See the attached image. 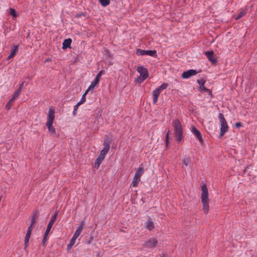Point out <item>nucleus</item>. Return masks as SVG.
Segmentation results:
<instances>
[{
	"label": "nucleus",
	"mask_w": 257,
	"mask_h": 257,
	"mask_svg": "<svg viewBox=\"0 0 257 257\" xmlns=\"http://www.w3.org/2000/svg\"><path fill=\"white\" fill-rule=\"evenodd\" d=\"M201 201L203 204V210L204 212L207 214L209 210V199L208 193L207 186L205 184H203L201 186Z\"/></svg>",
	"instance_id": "nucleus-1"
},
{
	"label": "nucleus",
	"mask_w": 257,
	"mask_h": 257,
	"mask_svg": "<svg viewBox=\"0 0 257 257\" xmlns=\"http://www.w3.org/2000/svg\"><path fill=\"white\" fill-rule=\"evenodd\" d=\"M172 125L174 128V134L178 143L183 138V128L181 122L178 119L173 120Z\"/></svg>",
	"instance_id": "nucleus-2"
},
{
	"label": "nucleus",
	"mask_w": 257,
	"mask_h": 257,
	"mask_svg": "<svg viewBox=\"0 0 257 257\" xmlns=\"http://www.w3.org/2000/svg\"><path fill=\"white\" fill-rule=\"evenodd\" d=\"M57 215H58V212L56 211L55 213V214L52 216V217L51 218V220H50V221L48 224L47 229L46 230V232H45L44 237H43V243H45V242L46 241H47V240L48 239V236L49 235V233L50 231V230H51L54 222L55 221V220L57 218Z\"/></svg>",
	"instance_id": "nucleus-3"
},
{
	"label": "nucleus",
	"mask_w": 257,
	"mask_h": 257,
	"mask_svg": "<svg viewBox=\"0 0 257 257\" xmlns=\"http://www.w3.org/2000/svg\"><path fill=\"white\" fill-rule=\"evenodd\" d=\"M218 118L220 122L221 127L220 131V136H223L226 132L228 131V126L226 121L222 113H220L218 114Z\"/></svg>",
	"instance_id": "nucleus-4"
},
{
	"label": "nucleus",
	"mask_w": 257,
	"mask_h": 257,
	"mask_svg": "<svg viewBox=\"0 0 257 257\" xmlns=\"http://www.w3.org/2000/svg\"><path fill=\"white\" fill-rule=\"evenodd\" d=\"M137 70L140 74V76L136 79V81L142 82L148 77V70L144 67L139 66L137 68Z\"/></svg>",
	"instance_id": "nucleus-5"
},
{
	"label": "nucleus",
	"mask_w": 257,
	"mask_h": 257,
	"mask_svg": "<svg viewBox=\"0 0 257 257\" xmlns=\"http://www.w3.org/2000/svg\"><path fill=\"white\" fill-rule=\"evenodd\" d=\"M168 86L167 83H163L158 88H157L153 92V103L156 104L158 101V97L160 93L164 89H165Z\"/></svg>",
	"instance_id": "nucleus-6"
},
{
	"label": "nucleus",
	"mask_w": 257,
	"mask_h": 257,
	"mask_svg": "<svg viewBox=\"0 0 257 257\" xmlns=\"http://www.w3.org/2000/svg\"><path fill=\"white\" fill-rule=\"evenodd\" d=\"M136 54L138 56L149 55L154 57L157 56V52L155 50H144L140 49H137Z\"/></svg>",
	"instance_id": "nucleus-7"
},
{
	"label": "nucleus",
	"mask_w": 257,
	"mask_h": 257,
	"mask_svg": "<svg viewBox=\"0 0 257 257\" xmlns=\"http://www.w3.org/2000/svg\"><path fill=\"white\" fill-rule=\"evenodd\" d=\"M158 240L155 238H151L148 239L145 243L144 246L150 250H152L157 244Z\"/></svg>",
	"instance_id": "nucleus-8"
},
{
	"label": "nucleus",
	"mask_w": 257,
	"mask_h": 257,
	"mask_svg": "<svg viewBox=\"0 0 257 257\" xmlns=\"http://www.w3.org/2000/svg\"><path fill=\"white\" fill-rule=\"evenodd\" d=\"M104 74V71L103 70H101L100 72H99V73L96 76L95 80L91 82V84L89 85L87 89H88L89 90H93L95 86L98 84L100 81V77Z\"/></svg>",
	"instance_id": "nucleus-9"
},
{
	"label": "nucleus",
	"mask_w": 257,
	"mask_h": 257,
	"mask_svg": "<svg viewBox=\"0 0 257 257\" xmlns=\"http://www.w3.org/2000/svg\"><path fill=\"white\" fill-rule=\"evenodd\" d=\"M197 82L199 85V90L202 92H206L209 95H211L212 91L210 89L206 88L204 86L205 81L203 79H200L197 80Z\"/></svg>",
	"instance_id": "nucleus-10"
},
{
	"label": "nucleus",
	"mask_w": 257,
	"mask_h": 257,
	"mask_svg": "<svg viewBox=\"0 0 257 257\" xmlns=\"http://www.w3.org/2000/svg\"><path fill=\"white\" fill-rule=\"evenodd\" d=\"M55 118V109L51 106L49 109L46 123H53Z\"/></svg>",
	"instance_id": "nucleus-11"
},
{
	"label": "nucleus",
	"mask_w": 257,
	"mask_h": 257,
	"mask_svg": "<svg viewBox=\"0 0 257 257\" xmlns=\"http://www.w3.org/2000/svg\"><path fill=\"white\" fill-rule=\"evenodd\" d=\"M104 148L100 151V153L98 156V157L102 159H104L106 155L107 154L108 152L110 149V146L108 143H106L105 142L103 143Z\"/></svg>",
	"instance_id": "nucleus-12"
},
{
	"label": "nucleus",
	"mask_w": 257,
	"mask_h": 257,
	"mask_svg": "<svg viewBox=\"0 0 257 257\" xmlns=\"http://www.w3.org/2000/svg\"><path fill=\"white\" fill-rule=\"evenodd\" d=\"M197 74L196 70L190 69L186 71H184L182 75V77L184 79H187L192 76H194Z\"/></svg>",
	"instance_id": "nucleus-13"
},
{
	"label": "nucleus",
	"mask_w": 257,
	"mask_h": 257,
	"mask_svg": "<svg viewBox=\"0 0 257 257\" xmlns=\"http://www.w3.org/2000/svg\"><path fill=\"white\" fill-rule=\"evenodd\" d=\"M32 229H33L32 227H28V229L27 230V233H26V236L25 238V248H26L29 245L28 243H29V240L30 238Z\"/></svg>",
	"instance_id": "nucleus-14"
},
{
	"label": "nucleus",
	"mask_w": 257,
	"mask_h": 257,
	"mask_svg": "<svg viewBox=\"0 0 257 257\" xmlns=\"http://www.w3.org/2000/svg\"><path fill=\"white\" fill-rule=\"evenodd\" d=\"M145 227L149 230H153L155 227V224L152 219H148L145 223Z\"/></svg>",
	"instance_id": "nucleus-15"
},
{
	"label": "nucleus",
	"mask_w": 257,
	"mask_h": 257,
	"mask_svg": "<svg viewBox=\"0 0 257 257\" xmlns=\"http://www.w3.org/2000/svg\"><path fill=\"white\" fill-rule=\"evenodd\" d=\"M191 132L198 139L200 143L203 142L201 133L195 126H192Z\"/></svg>",
	"instance_id": "nucleus-16"
},
{
	"label": "nucleus",
	"mask_w": 257,
	"mask_h": 257,
	"mask_svg": "<svg viewBox=\"0 0 257 257\" xmlns=\"http://www.w3.org/2000/svg\"><path fill=\"white\" fill-rule=\"evenodd\" d=\"M144 173V168L143 165L141 164L137 169L134 176L141 179V177L143 175Z\"/></svg>",
	"instance_id": "nucleus-17"
},
{
	"label": "nucleus",
	"mask_w": 257,
	"mask_h": 257,
	"mask_svg": "<svg viewBox=\"0 0 257 257\" xmlns=\"http://www.w3.org/2000/svg\"><path fill=\"white\" fill-rule=\"evenodd\" d=\"M205 54L207 56L208 59L212 63H215L216 62V60L213 57V51L206 52Z\"/></svg>",
	"instance_id": "nucleus-18"
},
{
	"label": "nucleus",
	"mask_w": 257,
	"mask_h": 257,
	"mask_svg": "<svg viewBox=\"0 0 257 257\" xmlns=\"http://www.w3.org/2000/svg\"><path fill=\"white\" fill-rule=\"evenodd\" d=\"M83 223L80 224L79 227L77 228V229L76 230L75 232H74L73 236L77 238L80 235L81 232H82L83 230Z\"/></svg>",
	"instance_id": "nucleus-19"
},
{
	"label": "nucleus",
	"mask_w": 257,
	"mask_h": 257,
	"mask_svg": "<svg viewBox=\"0 0 257 257\" xmlns=\"http://www.w3.org/2000/svg\"><path fill=\"white\" fill-rule=\"evenodd\" d=\"M140 181H141L140 178L134 176L133 179V181L131 184L130 187H137L138 186L139 183L140 182Z\"/></svg>",
	"instance_id": "nucleus-20"
},
{
	"label": "nucleus",
	"mask_w": 257,
	"mask_h": 257,
	"mask_svg": "<svg viewBox=\"0 0 257 257\" xmlns=\"http://www.w3.org/2000/svg\"><path fill=\"white\" fill-rule=\"evenodd\" d=\"M38 217V213L37 212H35L33 213L32 219H31V223L29 227H31L33 228V225L36 222V220Z\"/></svg>",
	"instance_id": "nucleus-21"
},
{
	"label": "nucleus",
	"mask_w": 257,
	"mask_h": 257,
	"mask_svg": "<svg viewBox=\"0 0 257 257\" xmlns=\"http://www.w3.org/2000/svg\"><path fill=\"white\" fill-rule=\"evenodd\" d=\"M72 40L71 39H65L63 43L62 48L65 49L70 47Z\"/></svg>",
	"instance_id": "nucleus-22"
},
{
	"label": "nucleus",
	"mask_w": 257,
	"mask_h": 257,
	"mask_svg": "<svg viewBox=\"0 0 257 257\" xmlns=\"http://www.w3.org/2000/svg\"><path fill=\"white\" fill-rule=\"evenodd\" d=\"M247 9H244L243 10H241V11L239 12V14L236 17L235 20H238L244 16H245L246 14Z\"/></svg>",
	"instance_id": "nucleus-23"
},
{
	"label": "nucleus",
	"mask_w": 257,
	"mask_h": 257,
	"mask_svg": "<svg viewBox=\"0 0 257 257\" xmlns=\"http://www.w3.org/2000/svg\"><path fill=\"white\" fill-rule=\"evenodd\" d=\"M90 90H88V89H87L85 91V93L82 95L81 99L80 101H79L77 104H78L79 105H81L82 104L84 103L86 101V95L88 93V92Z\"/></svg>",
	"instance_id": "nucleus-24"
},
{
	"label": "nucleus",
	"mask_w": 257,
	"mask_h": 257,
	"mask_svg": "<svg viewBox=\"0 0 257 257\" xmlns=\"http://www.w3.org/2000/svg\"><path fill=\"white\" fill-rule=\"evenodd\" d=\"M46 126L48 127L49 133H50L51 134H54L55 132V129L53 126V123H46Z\"/></svg>",
	"instance_id": "nucleus-25"
},
{
	"label": "nucleus",
	"mask_w": 257,
	"mask_h": 257,
	"mask_svg": "<svg viewBox=\"0 0 257 257\" xmlns=\"http://www.w3.org/2000/svg\"><path fill=\"white\" fill-rule=\"evenodd\" d=\"M103 160V159L98 157L95 162V167L98 169L99 167V166Z\"/></svg>",
	"instance_id": "nucleus-26"
},
{
	"label": "nucleus",
	"mask_w": 257,
	"mask_h": 257,
	"mask_svg": "<svg viewBox=\"0 0 257 257\" xmlns=\"http://www.w3.org/2000/svg\"><path fill=\"white\" fill-rule=\"evenodd\" d=\"M19 50V46L18 45H15L13 47L11 51V54L13 55L14 56H15L16 53L18 52Z\"/></svg>",
	"instance_id": "nucleus-27"
},
{
	"label": "nucleus",
	"mask_w": 257,
	"mask_h": 257,
	"mask_svg": "<svg viewBox=\"0 0 257 257\" xmlns=\"http://www.w3.org/2000/svg\"><path fill=\"white\" fill-rule=\"evenodd\" d=\"M182 162L186 166L189 165L191 163L190 158L186 157L184 158L183 160H182Z\"/></svg>",
	"instance_id": "nucleus-28"
},
{
	"label": "nucleus",
	"mask_w": 257,
	"mask_h": 257,
	"mask_svg": "<svg viewBox=\"0 0 257 257\" xmlns=\"http://www.w3.org/2000/svg\"><path fill=\"white\" fill-rule=\"evenodd\" d=\"M20 93H21V91H20V90H18H18H17L15 92V93L14 94V95H13V97H12V100H14V101H15V100H16V99L18 98V97H19V95H20Z\"/></svg>",
	"instance_id": "nucleus-29"
},
{
	"label": "nucleus",
	"mask_w": 257,
	"mask_h": 257,
	"mask_svg": "<svg viewBox=\"0 0 257 257\" xmlns=\"http://www.w3.org/2000/svg\"><path fill=\"white\" fill-rule=\"evenodd\" d=\"M14 101V100H12V98L9 101V102L7 103L6 106V108L7 110H9L11 108Z\"/></svg>",
	"instance_id": "nucleus-30"
},
{
	"label": "nucleus",
	"mask_w": 257,
	"mask_h": 257,
	"mask_svg": "<svg viewBox=\"0 0 257 257\" xmlns=\"http://www.w3.org/2000/svg\"><path fill=\"white\" fill-rule=\"evenodd\" d=\"M99 2L101 5L103 7L108 6L110 3L109 0H99Z\"/></svg>",
	"instance_id": "nucleus-31"
},
{
	"label": "nucleus",
	"mask_w": 257,
	"mask_h": 257,
	"mask_svg": "<svg viewBox=\"0 0 257 257\" xmlns=\"http://www.w3.org/2000/svg\"><path fill=\"white\" fill-rule=\"evenodd\" d=\"M10 14L12 15L14 18L17 17V12L14 9L11 8L10 9Z\"/></svg>",
	"instance_id": "nucleus-32"
},
{
	"label": "nucleus",
	"mask_w": 257,
	"mask_h": 257,
	"mask_svg": "<svg viewBox=\"0 0 257 257\" xmlns=\"http://www.w3.org/2000/svg\"><path fill=\"white\" fill-rule=\"evenodd\" d=\"M80 105L78 104H76L74 106V109H73V114L74 115H75L76 113H77V110L79 107Z\"/></svg>",
	"instance_id": "nucleus-33"
},
{
	"label": "nucleus",
	"mask_w": 257,
	"mask_h": 257,
	"mask_svg": "<svg viewBox=\"0 0 257 257\" xmlns=\"http://www.w3.org/2000/svg\"><path fill=\"white\" fill-rule=\"evenodd\" d=\"M76 238L72 236V238L71 239L70 241V244H71L72 245H74L76 242Z\"/></svg>",
	"instance_id": "nucleus-34"
},
{
	"label": "nucleus",
	"mask_w": 257,
	"mask_h": 257,
	"mask_svg": "<svg viewBox=\"0 0 257 257\" xmlns=\"http://www.w3.org/2000/svg\"><path fill=\"white\" fill-rule=\"evenodd\" d=\"M169 134H170V131H169L167 133V135H166V145H167L169 143Z\"/></svg>",
	"instance_id": "nucleus-35"
},
{
	"label": "nucleus",
	"mask_w": 257,
	"mask_h": 257,
	"mask_svg": "<svg viewBox=\"0 0 257 257\" xmlns=\"http://www.w3.org/2000/svg\"><path fill=\"white\" fill-rule=\"evenodd\" d=\"M73 246V245L71 244H70L69 243L68 245H67V250L69 251L72 247V246Z\"/></svg>",
	"instance_id": "nucleus-36"
},
{
	"label": "nucleus",
	"mask_w": 257,
	"mask_h": 257,
	"mask_svg": "<svg viewBox=\"0 0 257 257\" xmlns=\"http://www.w3.org/2000/svg\"><path fill=\"white\" fill-rule=\"evenodd\" d=\"M24 84H25V82H23L21 83V84L20 85V87H19L18 90H20V91H21L22 88H23V86L24 85Z\"/></svg>",
	"instance_id": "nucleus-37"
},
{
	"label": "nucleus",
	"mask_w": 257,
	"mask_h": 257,
	"mask_svg": "<svg viewBox=\"0 0 257 257\" xmlns=\"http://www.w3.org/2000/svg\"><path fill=\"white\" fill-rule=\"evenodd\" d=\"M235 125L236 127H239L242 126V124L240 122H236V123H235Z\"/></svg>",
	"instance_id": "nucleus-38"
},
{
	"label": "nucleus",
	"mask_w": 257,
	"mask_h": 257,
	"mask_svg": "<svg viewBox=\"0 0 257 257\" xmlns=\"http://www.w3.org/2000/svg\"><path fill=\"white\" fill-rule=\"evenodd\" d=\"M14 56L13 55H12V54H10V55L8 56V60H10V59H11L12 58H13Z\"/></svg>",
	"instance_id": "nucleus-39"
}]
</instances>
